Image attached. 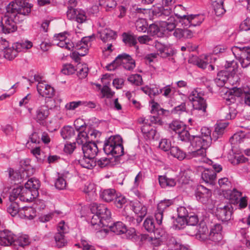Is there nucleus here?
<instances>
[{
  "instance_id": "a19ab883",
  "label": "nucleus",
  "mask_w": 250,
  "mask_h": 250,
  "mask_svg": "<svg viewBox=\"0 0 250 250\" xmlns=\"http://www.w3.org/2000/svg\"><path fill=\"white\" fill-rule=\"evenodd\" d=\"M79 163L82 167L87 169H91L96 165L94 158H89L84 155L83 158L79 160Z\"/></svg>"
},
{
  "instance_id": "09e8293b",
  "label": "nucleus",
  "mask_w": 250,
  "mask_h": 250,
  "mask_svg": "<svg viewBox=\"0 0 250 250\" xmlns=\"http://www.w3.org/2000/svg\"><path fill=\"white\" fill-rule=\"evenodd\" d=\"M79 132L77 138L76 139V142L78 145H82L87 144L89 141V137L87 133L83 130L78 131Z\"/></svg>"
},
{
  "instance_id": "6ab92c4d",
  "label": "nucleus",
  "mask_w": 250,
  "mask_h": 250,
  "mask_svg": "<svg viewBox=\"0 0 250 250\" xmlns=\"http://www.w3.org/2000/svg\"><path fill=\"white\" fill-rule=\"evenodd\" d=\"M238 67L237 63L234 61L226 62L225 68L229 69V71L231 73L229 79L228 83L232 85H237L240 80L239 77L234 74Z\"/></svg>"
},
{
  "instance_id": "0e129e2a",
  "label": "nucleus",
  "mask_w": 250,
  "mask_h": 250,
  "mask_svg": "<svg viewBox=\"0 0 250 250\" xmlns=\"http://www.w3.org/2000/svg\"><path fill=\"white\" fill-rule=\"evenodd\" d=\"M83 191L90 195H93L96 191L95 184L90 182L86 183L83 188Z\"/></svg>"
},
{
  "instance_id": "39448f33",
  "label": "nucleus",
  "mask_w": 250,
  "mask_h": 250,
  "mask_svg": "<svg viewBox=\"0 0 250 250\" xmlns=\"http://www.w3.org/2000/svg\"><path fill=\"white\" fill-rule=\"evenodd\" d=\"M204 96L205 92L199 88L193 89L190 93L188 98L192 102L193 115H196L197 113L201 116L206 115L207 104L204 98Z\"/></svg>"
},
{
  "instance_id": "bf43d9fd",
  "label": "nucleus",
  "mask_w": 250,
  "mask_h": 250,
  "mask_svg": "<svg viewBox=\"0 0 250 250\" xmlns=\"http://www.w3.org/2000/svg\"><path fill=\"white\" fill-rule=\"evenodd\" d=\"M150 104L151 107L150 111L151 113H158V114H160V112H161L162 114H164L165 112L166 111V110L161 107L159 104L155 102L153 100H152L150 102Z\"/></svg>"
},
{
  "instance_id": "4c0bfd02",
  "label": "nucleus",
  "mask_w": 250,
  "mask_h": 250,
  "mask_svg": "<svg viewBox=\"0 0 250 250\" xmlns=\"http://www.w3.org/2000/svg\"><path fill=\"white\" fill-rule=\"evenodd\" d=\"M109 229L110 230L114 233L119 235L124 234L125 232L126 231V227L122 222H117L114 223L112 226L109 225Z\"/></svg>"
},
{
  "instance_id": "4d7b16f0",
  "label": "nucleus",
  "mask_w": 250,
  "mask_h": 250,
  "mask_svg": "<svg viewBox=\"0 0 250 250\" xmlns=\"http://www.w3.org/2000/svg\"><path fill=\"white\" fill-rule=\"evenodd\" d=\"M201 137L204 138L205 142H208L210 144L212 139H213L211 137V130L207 127H203L201 129Z\"/></svg>"
},
{
  "instance_id": "dca6fc26",
  "label": "nucleus",
  "mask_w": 250,
  "mask_h": 250,
  "mask_svg": "<svg viewBox=\"0 0 250 250\" xmlns=\"http://www.w3.org/2000/svg\"><path fill=\"white\" fill-rule=\"evenodd\" d=\"M195 150L192 151L191 152L189 153L187 155V158L188 159L195 158V161H198L200 163H205L208 165L212 164L213 161L206 157V149L203 148H194Z\"/></svg>"
},
{
  "instance_id": "a878e982",
  "label": "nucleus",
  "mask_w": 250,
  "mask_h": 250,
  "mask_svg": "<svg viewBox=\"0 0 250 250\" xmlns=\"http://www.w3.org/2000/svg\"><path fill=\"white\" fill-rule=\"evenodd\" d=\"M190 144L194 148L206 149L210 145V143L205 142L204 138L200 136H193L190 140Z\"/></svg>"
},
{
  "instance_id": "f3484780",
  "label": "nucleus",
  "mask_w": 250,
  "mask_h": 250,
  "mask_svg": "<svg viewBox=\"0 0 250 250\" xmlns=\"http://www.w3.org/2000/svg\"><path fill=\"white\" fill-rule=\"evenodd\" d=\"M67 17L69 20H75L78 23H83L86 21L85 12L82 9H70L67 11Z\"/></svg>"
},
{
  "instance_id": "6e6552de",
  "label": "nucleus",
  "mask_w": 250,
  "mask_h": 250,
  "mask_svg": "<svg viewBox=\"0 0 250 250\" xmlns=\"http://www.w3.org/2000/svg\"><path fill=\"white\" fill-rule=\"evenodd\" d=\"M224 195L231 204L238 205L239 209H243L248 206L247 197L242 196V193L236 188L225 191Z\"/></svg>"
},
{
  "instance_id": "1a4fd4ad",
  "label": "nucleus",
  "mask_w": 250,
  "mask_h": 250,
  "mask_svg": "<svg viewBox=\"0 0 250 250\" xmlns=\"http://www.w3.org/2000/svg\"><path fill=\"white\" fill-rule=\"evenodd\" d=\"M130 206L133 211L138 215L137 218L135 220L133 217L127 216L126 217V221L128 222L130 225L135 224L136 221L137 224H139L142 221L143 218L146 215L147 208L138 201L131 202Z\"/></svg>"
},
{
  "instance_id": "a211bd4d",
  "label": "nucleus",
  "mask_w": 250,
  "mask_h": 250,
  "mask_svg": "<svg viewBox=\"0 0 250 250\" xmlns=\"http://www.w3.org/2000/svg\"><path fill=\"white\" fill-rule=\"evenodd\" d=\"M211 191L202 185L197 187L195 195L196 199L203 204L207 203L211 196Z\"/></svg>"
},
{
  "instance_id": "ddd939ff",
  "label": "nucleus",
  "mask_w": 250,
  "mask_h": 250,
  "mask_svg": "<svg viewBox=\"0 0 250 250\" xmlns=\"http://www.w3.org/2000/svg\"><path fill=\"white\" fill-rule=\"evenodd\" d=\"M3 52L4 57L9 60L14 59L18 55L17 49L12 47H9V42L5 39L0 40V52Z\"/></svg>"
},
{
  "instance_id": "e433bc0d",
  "label": "nucleus",
  "mask_w": 250,
  "mask_h": 250,
  "mask_svg": "<svg viewBox=\"0 0 250 250\" xmlns=\"http://www.w3.org/2000/svg\"><path fill=\"white\" fill-rule=\"evenodd\" d=\"M116 37V33L109 29H104L100 32V38L105 42L115 39Z\"/></svg>"
},
{
  "instance_id": "72a5a7b5",
  "label": "nucleus",
  "mask_w": 250,
  "mask_h": 250,
  "mask_svg": "<svg viewBox=\"0 0 250 250\" xmlns=\"http://www.w3.org/2000/svg\"><path fill=\"white\" fill-rule=\"evenodd\" d=\"M209 57V56L206 55L205 56L204 59H202L197 57L196 56H193L192 58L189 60V62H190L194 63L195 65L198 66V67L204 69L207 66L208 58Z\"/></svg>"
},
{
  "instance_id": "7ed1b4c3",
  "label": "nucleus",
  "mask_w": 250,
  "mask_h": 250,
  "mask_svg": "<svg viewBox=\"0 0 250 250\" xmlns=\"http://www.w3.org/2000/svg\"><path fill=\"white\" fill-rule=\"evenodd\" d=\"M91 210L93 214L90 221L92 229L97 230L100 229L102 225H108L111 212L104 205L93 203Z\"/></svg>"
},
{
  "instance_id": "20e7f679",
  "label": "nucleus",
  "mask_w": 250,
  "mask_h": 250,
  "mask_svg": "<svg viewBox=\"0 0 250 250\" xmlns=\"http://www.w3.org/2000/svg\"><path fill=\"white\" fill-rule=\"evenodd\" d=\"M172 8L163 7H156L153 10L154 14L161 18L160 26L164 31L173 30L179 22L176 17L172 14Z\"/></svg>"
},
{
  "instance_id": "de8ad7c7",
  "label": "nucleus",
  "mask_w": 250,
  "mask_h": 250,
  "mask_svg": "<svg viewBox=\"0 0 250 250\" xmlns=\"http://www.w3.org/2000/svg\"><path fill=\"white\" fill-rule=\"evenodd\" d=\"M99 4L106 11H110L116 7L117 3L114 0H99Z\"/></svg>"
},
{
  "instance_id": "2f4dec72",
  "label": "nucleus",
  "mask_w": 250,
  "mask_h": 250,
  "mask_svg": "<svg viewBox=\"0 0 250 250\" xmlns=\"http://www.w3.org/2000/svg\"><path fill=\"white\" fill-rule=\"evenodd\" d=\"M228 125V123L220 122L216 124L215 130L212 134V138L216 140L221 136L224 132L225 129Z\"/></svg>"
},
{
  "instance_id": "9b49d317",
  "label": "nucleus",
  "mask_w": 250,
  "mask_h": 250,
  "mask_svg": "<svg viewBox=\"0 0 250 250\" xmlns=\"http://www.w3.org/2000/svg\"><path fill=\"white\" fill-rule=\"evenodd\" d=\"M67 32L56 34L53 38V43L57 46L72 51L75 47L74 43L67 38Z\"/></svg>"
},
{
  "instance_id": "79ce46f5",
  "label": "nucleus",
  "mask_w": 250,
  "mask_h": 250,
  "mask_svg": "<svg viewBox=\"0 0 250 250\" xmlns=\"http://www.w3.org/2000/svg\"><path fill=\"white\" fill-rule=\"evenodd\" d=\"M174 15L176 17L178 20L179 23H181V21L186 18V9L182 5L179 4L176 5L173 9Z\"/></svg>"
},
{
  "instance_id": "412c9836",
  "label": "nucleus",
  "mask_w": 250,
  "mask_h": 250,
  "mask_svg": "<svg viewBox=\"0 0 250 250\" xmlns=\"http://www.w3.org/2000/svg\"><path fill=\"white\" fill-rule=\"evenodd\" d=\"M222 226L219 223L213 225L210 229L209 239L214 242H218L223 238Z\"/></svg>"
},
{
  "instance_id": "774afa93",
  "label": "nucleus",
  "mask_w": 250,
  "mask_h": 250,
  "mask_svg": "<svg viewBox=\"0 0 250 250\" xmlns=\"http://www.w3.org/2000/svg\"><path fill=\"white\" fill-rule=\"evenodd\" d=\"M17 243L21 247L28 245L29 243V238L28 235L22 234L19 236L16 241Z\"/></svg>"
},
{
  "instance_id": "b1692460",
  "label": "nucleus",
  "mask_w": 250,
  "mask_h": 250,
  "mask_svg": "<svg viewBox=\"0 0 250 250\" xmlns=\"http://www.w3.org/2000/svg\"><path fill=\"white\" fill-rule=\"evenodd\" d=\"M82 148L84 156L91 158L94 159L98 152L97 145L93 142L89 141L87 144L83 145Z\"/></svg>"
},
{
  "instance_id": "3c124183",
  "label": "nucleus",
  "mask_w": 250,
  "mask_h": 250,
  "mask_svg": "<svg viewBox=\"0 0 250 250\" xmlns=\"http://www.w3.org/2000/svg\"><path fill=\"white\" fill-rule=\"evenodd\" d=\"M54 239L56 245L59 248L64 246L67 243V241L64 237V234H62L61 232L57 233L55 235Z\"/></svg>"
},
{
  "instance_id": "423d86ee",
  "label": "nucleus",
  "mask_w": 250,
  "mask_h": 250,
  "mask_svg": "<svg viewBox=\"0 0 250 250\" xmlns=\"http://www.w3.org/2000/svg\"><path fill=\"white\" fill-rule=\"evenodd\" d=\"M122 143V138L120 135L111 136L105 141L104 150L108 155L111 154L114 157L121 156L124 153Z\"/></svg>"
},
{
  "instance_id": "f8f14e48",
  "label": "nucleus",
  "mask_w": 250,
  "mask_h": 250,
  "mask_svg": "<svg viewBox=\"0 0 250 250\" xmlns=\"http://www.w3.org/2000/svg\"><path fill=\"white\" fill-rule=\"evenodd\" d=\"M204 20L205 16L202 14L187 15L181 20V24L184 27H195L200 25Z\"/></svg>"
},
{
  "instance_id": "4be33fe9",
  "label": "nucleus",
  "mask_w": 250,
  "mask_h": 250,
  "mask_svg": "<svg viewBox=\"0 0 250 250\" xmlns=\"http://www.w3.org/2000/svg\"><path fill=\"white\" fill-rule=\"evenodd\" d=\"M49 114L50 111L48 110V108L46 106L42 105L36 109L34 119L38 123L44 125Z\"/></svg>"
},
{
  "instance_id": "49530a36",
  "label": "nucleus",
  "mask_w": 250,
  "mask_h": 250,
  "mask_svg": "<svg viewBox=\"0 0 250 250\" xmlns=\"http://www.w3.org/2000/svg\"><path fill=\"white\" fill-rule=\"evenodd\" d=\"M171 155L179 160H182L187 157L186 153L177 146H172L170 150Z\"/></svg>"
},
{
  "instance_id": "bb28decb",
  "label": "nucleus",
  "mask_w": 250,
  "mask_h": 250,
  "mask_svg": "<svg viewBox=\"0 0 250 250\" xmlns=\"http://www.w3.org/2000/svg\"><path fill=\"white\" fill-rule=\"evenodd\" d=\"M36 216V211L31 207H24L20 210V216L21 218L32 220Z\"/></svg>"
},
{
  "instance_id": "c9c22d12",
  "label": "nucleus",
  "mask_w": 250,
  "mask_h": 250,
  "mask_svg": "<svg viewBox=\"0 0 250 250\" xmlns=\"http://www.w3.org/2000/svg\"><path fill=\"white\" fill-rule=\"evenodd\" d=\"M239 61L243 68H246L250 64V48L242 51Z\"/></svg>"
},
{
  "instance_id": "aec40b11",
  "label": "nucleus",
  "mask_w": 250,
  "mask_h": 250,
  "mask_svg": "<svg viewBox=\"0 0 250 250\" xmlns=\"http://www.w3.org/2000/svg\"><path fill=\"white\" fill-rule=\"evenodd\" d=\"M232 212V206L227 204L223 206L218 207L216 209V215L222 221H227L230 219Z\"/></svg>"
},
{
  "instance_id": "cd10ccee",
  "label": "nucleus",
  "mask_w": 250,
  "mask_h": 250,
  "mask_svg": "<svg viewBox=\"0 0 250 250\" xmlns=\"http://www.w3.org/2000/svg\"><path fill=\"white\" fill-rule=\"evenodd\" d=\"M197 231L195 234L197 239L204 241L209 239V233L207 226L204 223H201L197 227Z\"/></svg>"
},
{
  "instance_id": "f03ea898",
  "label": "nucleus",
  "mask_w": 250,
  "mask_h": 250,
  "mask_svg": "<svg viewBox=\"0 0 250 250\" xmlns=\"http://www.w3.org/2000/svg\"><path fill=\"white\" fill-rule=\"evenodd\" d=\"M40 186V181L38 179L31 178L25 183L24 187L19 186L14 188L11 197L19 198L23 202H31L38 196Z\"/></svg>"
},
{
  "instance_id": "7c9ffc66",
  "label": "nucleus",
  "mask_w": 250,
  "mask_h": 250,
  "mask_svg": "<svg viewBox=\"0 0 250 250\" xmlns=\"http://www.w3.org/2000/svg\"><path fill=\"white\" fill-rule=\"evenodd\" d=\"M141 130L145 138L153 139L156 134V130L151 126L149 123H146L141 127Z\"/></svg>"
},
{
  "instance_id": "69168bd1",
  "label": "nucleus",
  "mask_w": 250,
  "mask_h": 250,
  "mask_svg": "<svg viewBox=\"0 0 250 250\" xmlns=\"http://www.w3.org/2000/svg\"><path fill=\"white\" fill-rule=\"evenodd\" d=\"M228 108V107L223 109V112L226 115L224 117L227 120H231L234 118L236 115V111L234 108Z\"/></svg>"
},
{
  "instance_id": "0eeeda50",
  "label": "nucleus",
  "mask_w": 250,
  "mask_h": 250,
  "mask_svg": "<svg viewBox=\"0 0 250 250\" xmlns=\"http://www.w3.org/2000/svg\"><path fill=\"white\" fill-rule=\"evenodd\" d=\"M121 65L126 70H132L135 67V62L130 55L122 54L119 55L112 62L107 64L106 68L109 71H112Z\"/></svg>"
},
{
  "instance_id": "58836bf2",
  "label": "nucleus",
  "mask_w": 250,
  "mask_h": 250,
  "mask_svg": "<svg viewBox=\"0 0 250 250\" xmlns=\"http://www.w3.org/2000/svg\"><path fill=\"white\" fill-rule=\"evenodd\" d=\"M32 46V42L29 41H21L13 43V47L17 49L18 53L30 49Z\"/></svg>"
},
{
  "instance_id": "864d4df0",
  "label": "nucleus",
  "mask_w": 250,
  "mask_h": 250,
  "mask_svg": "<svg viewBox=\"0 0 250 250\" xmlns=\"http://www.w3.org/2000/svg\"><path fill=\"white\" fill-rule=\"evenodd\" d=\"M245 135L242 132L235 133L230 139L229 141L232 145L240 144L244 141Z\"/></svg>"
},
{
  "instance_id": "37998d69",
  "label": "nucleus",
  "mask_w": 250,
  "mask_h": 250,
  "mask_svg": "<svg viewBox=\"0 0 250 250\" xmlns=\"http://www.w3.org/2000/svg\"><path fill=\"white\" fill-rule=\"evenodd\" d=\"M159 25L155 23L150 24L149 27L147 28V33L152 36H160L162 34V32L164 31L160 26V22H159Z\"/></svg>"
},
{
  "instance_id": "473e14b6",
  "label": "nucleus",
  "mask_w": 250,
  "mask_h": 250,
  "mask_svg": "<svg viewBox=\"0 0 250 250\" xmlns=\"http://www.w3.org/2000/svg\"><path fill=\"white\" fill-rule=\"evenodd\" d=\"M167 246L171 250H191L188 246L180 244L173 237H170L169 239L167 242Z\"/></svg>"
},
{
  "instance_id": "8fccbe9b",
  "label": "nucleus",
  "mask_w": 250,
  "mask_h": 250,
  "mask_svg": "<svg viewBox=\"0 0 250 250\" xmlns=\"http://www.w3.org/2000/svg\"><path fill=\"white\" fill-rule=\"evenodd\" d=\"M185 128L184 124L179 121H173L169 124V128L170 130L174 131L176 133H178L181 130H183Z\"/></svg>"
},
{
  "instance_id": "4468645a",
  "label": "nucleus",
  "mask_w": 250,
  "mask_h": 250,
  "mask_svg": "<svg viewBox=\"0 0 250 250\" xmlns=\"http://www.w3.org/2000/svg\"><path fill=\"white\" fill-rule=\"evenodd\" d=\"M92 38L90 36L85 37L82 39L81 41L77 43L75 48L78 50L72 54V57L74 58L75 55L83 56L88 52V47L90 45V41Z\"/></svg>"
},
{
  "instance_id": "c85d7f7f",
  "label": "nucleus",
  "mask_w": 250,
  "mask_h": 250,
  "mask_svg": "<svg viewBox=\"0 0 250 250\" xmlns=\"http://www.w3.org/2000/svg\"><path fill=\"white\" fill-rule=\"evenodd\" d=\"M201 177L206 183L213 184L216 179V174L213 170L206 169L202 173Z\"/></svg>"
},
{
  "instance_id": "2eb2a0df",
  "label": "nucleus",
  "mask_w": 250,
  "mask_h": 250,
  "mask_svg": "<svg viewBox=\"0 0 250 250\" xmlns=\"http://www.w3.org/2000/svg\"><path fill=\"white\" fill-rule=\"evenodd\" d=\"M172 200L165 199L160 201L157 205V209L155 213V217L158 225L162 224L163 218V211L170 206L172 205Z\"/></svg>"
},
{
  "instance_id": "5fc2aeb1",
  "label": "nucleus",
  "mask_w": 250,
  "mask_h": 250,
  "mask_svg": "<svg viewBox=\"0 0 250 250\" xmlns=\"http://www.w3.org/2000/svg\"><path fill=\"white\" fill-rule=\"evenodd\" d=\"M136 28L138 32H145L147 29V23L144 19H139L136 22Z\"/></svg>"
},
{
  "instance_id": "9d476101",
  "label": "nucleus",
  "mask_w": 250,
  "mask_h": 250,
  "mask_svg": "<svg viewBox=\"0 0 250 250\" xmlns=\"http://www.w3.org/2000/svg\"><path fill=\"white\" fill-rule=\"evenodd\" d=\"M34 80L38 82L37 88L41 96L48 98H50L54 96L55 93L54 88L48 84L46 82L42 80L41 76L39 75H35Z\"/></svg>"
},
{
  "instance_id": "f704fd0d",
  "label": "nucleus",
  "mask_w": 250,
  "mask_h": 250,
  "mask_svg": "<svg viewBox=\"0 0 250 250\" xmlns=\"http://www.w3.org/2000/svg\"><path fill=\"white\" fill-rule=\"evenodd\" d=\"M117 193L114 189H107L102 191L100 197L105 202H109L115 198Z\"/></svg>"
},
{
  "instance_id": "680f3d73",
  "label": "nucleus",
  "mask_w": 250,
  "mask_h": 250,
  "mask_svg": "<svg viewBox=\"0 0 250 250\" xmlns=\"http://www.w3.org/2000/svg\"><path fill=\"white\" fill-rule=\"evenodd\" d=\"M127 80L130 83L136 85H141L143 82L141 76L139 74H132L129 76Z\"/></svg>"
},
{
  "instance_id": "f257e3e1",
  "label": "nucleus",
  "mask_w": 250,
  "mask_h": 250,
  "mask_svg": "<svg viewBox=\"0 0 250 250\" xmlns=\"http://www.w3.org/2000/svg\"><path fill=\"white\" fill-rule=\"evenodd\" d=\"M31 4L24 0H15L6 7L7 15L1 18L0 31L7 34L15 32L17 29V22L24 20V17L31 12Z\"/></svg>"
},
{
  "instance_id": "e2e57ef3",
  "label": "nucleus",
  "mask_w": 250,
  "mask_h": 250,
  "mask_svg": "<svg viewBox=\"0 0 250 250\" xmlns=\"http://www.w3.org/2000/svg\"><path fill=\"white\" fill-rule=\"evenodd\" d=\"M159 148L164 151L170 150L171 144L170 141L167 139H162L159 143Z\"/></svg>"
},
{
  "instance_id": "ea45409f",
  "label": "nucleus",
  "mask_w": 250,
  "mask_h": 250,
  "mask_svg": "<svg viewBox=\"0 0 250 250\" xmlns=\"http://www.w3.org/2000/svg\"><path fill=\"white\" fill-rule=\"evenodd\" d=\"M215 14L218 16H221L226 12L224 6V2L222 0H215L212 3Z\"/></svg>"
},
{
  "instance_id": "603ef678",
  "label": "nucleus",
  "mask_w": 250,
  "mask_h": 250,
  "mask_svg": "<svg viewBox=\"0 0 250 250\" xmlns=\"http://www.w3.org/2000/svg\"><path fill=\"white\" fill-rule=\"evenodd\" d=\"M187 225L186 218L178 217L173 222L172 228L174 229H184Z\"/></svg>"
},
{
  "instance_id": "6e6d98bb",
  "label": "nucleus",
  "mask_w": 250,
  "mask_h": 250,
  "mask_svg": "<svg viewBox=\"0 0 250 250\" xmlns=\"http://www.w3.org/2000/svg\"><path fill=\"white\" fill-rule=\"evenodd\" d=\"M114 200V204L118 208H123L127 201L125 196L121 194H117Z\"/></svg>"
},
{
  "instance_id": "a18cd8bd",
  "label": "nucleus",
  "mask_w": 250,
  "mask_h": 250,
  "mask_svg": "<svg viewBox=\"0 0 250 250\" xmlns=\"http://www.w3.org/2000/svg\"><path fill=\"white\" fill-rule=\"evenodd\" d=\"M61 134L64 139H68L74 136L75 130L71 126H65L61 129Z\"/></svg>"
},
{
  "instance_id": "5701e85b",
  "label": "nucleus",
  "mask_w": 250,
  "mask_h": 250,
  "mask_svg": "<svg viewBox=\"0 0 250 250\" xmlns=\"http://www.w3.org/2000/svg\"><path fill=\"white\" fill-rule=\"evenodd\" d=\"M16 240V236L10 231L4 229L0 230V245L3 246L11 245Z\"/></svg>"
},
{
  "instance_id": "13d9d810",
  "label": "nucleus",
  "mask_w": 250,
  "mask_h": 250,
  "mask_svg": "<svg viewBox=\"0 0 250 250\" xmlns=\"http://www.w3.org/2000/svg\"><path fill=\"white\" fill-rule=\"evenodd\" d=\"M20 210L19 205L16 203H11L7 207V212L12 216H15L17 214L20 215Z\"/></svg>"
},
{
  "instance_id": "c03bdc74",
  "label": "nucleus",
  "mask_w": 250,
  "mask_h": 250,
  "mask_svg": "<svg viewBox=\"0 0 250 250\" xmlns=\"http://www.w3.org/2000/svg\"><path fill=\"white\" fill-rule=\"evenodd\" d=\"M122 38L123 42L128 46H135L137 43L135 37L132 34L124 33L122 35Z\"/></svg>"
},
{
  "instance_id": "338daca9",
  "label": "nucleus",
  "mask_w": 250,
  "mask_h": 250,
  "mask_svg": "<svg viewBox=\"0 0 250 250\" xmlns=\"http://www.w3.org/2000/svg\"><path fill=\"white\" fill-rule=\"evenodd\" d=\"M96 231V235L100 238L104 237L108 233L110 229H109V225L108 226H101V228L99 229L95 230Z\"/></svg>"
},
{
  "instance_id": "c756f323",
  "label": "nucleus",
  "mask_w": 250,
  "mask_h": 250,
  "mask_svg": "<svg viewBox=\"0 0 250 250\" xmlns=\"http://www.w3.org/2000/svg\"><path fill=\"white\" fill-rule=\"evenodd\" d=\"M159 182L162 188L173 187L176 183L175 179L168 177L167 175L159 176Z\"/></svg>"
},
{
  "instance_id": "393cba45",
  "label": "nucleus",
  "mask_w": 250,
  "mask_h": 250,
  "mask_svg": "<svg viewBox=\"0 0 250 250\" xmlns=\"http://www.w3.org/2000/svg\"><path fill=\"white\" fill-rule=\"evenodd\" d=\"M70 175L68 171L64 172L62 173H58V177L55 181V187L59 190H63L66 187V179Z\"/></svg>"
},
{
  "instance_id": "052dcab7",
  "label": "nucleus",
  "mask_w": 250,
  "mask_h": 250,
  "mask_svg": "<svg viewBox=\"0 0 250 250\" xmlns=\"http://www.w3.org/2000/svg\"><path fill=\"white\" fill-rule=\"evenodd\" d=\"M144 227L148 232H153L155 227L152 218L151 217L146 218L144 221Z\"/></svg>"
}]
</instances>
